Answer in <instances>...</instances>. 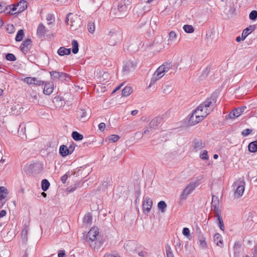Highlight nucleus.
Returning <instances> with one entry per match:
<instances>
[{"label":"nucleus","mask_w":257,"mask_h":257,"mask_svg":"<svg viewBox=\"0 0 257 257\" xmlns=\"http://www.w3.org/2000/svg\"><path fill=\"white\" fill-rule=\"evenodd\" d=\"M216 102V97L212 95L207 98L205 101L200 104L197 109L194 110L189 119V124L190 125H194L202 121L213 108L211 106Z\"/></svg>","instance_id":"1"},{"label":"nucleus","mask_w":257,"mask_h":257,"mask_svg":"<svg viewBox=\"0 0 257 257\" xmlns=\"http://www.w3.org/2000/svg\"><path fill=\"white\" fill-rule=\"evenodd\" d=\"M172 67L170 63H166L160 66L154 72L151 78L149 87H151L155 83L161 79L165 74Z\"/></svg>","instance_id":"2"},{"label":"nucleus","mask_w":257,"mask_h":257,"mask_svg":"<svg viewBox=\"0 0 257 257\" xmlns=\"http://www.w3.org/2000/svg\"><path fill=\"white\" fill-rule=\"evenodd\" d=\"M203 176L200 175L198 176L197 180L191 182L183 190L180 196V199L181 200H183L186 199L188 195L190 194L199 185L200 180L203 179Z\"/></svg>","instance_id":"3"},{"label":"nucleus","mask_w":257,"mask_h":257,"mask_svg":"<svg viewBox=\"0 0 257 257\" xmlns=\"http://www.w3.org/2000/svg\"><path fill=\"white\" fill-rule=\"evenodd\" d=\"M244 185L245 182L243 180L242 181H237L233 183V186H234V187H237L234 193V195L235 197L239 198L242 195L244 191Z\"/></svg>","instance_id":"4"},{"label":"nucleus","mask_w":257,"mask_h":257,"mask_svg":"<svg viewBox=\"0 0 257 257\" xmlns=\"http://www.w3.org/2000/svg\"><path fill=\"white\" fill-rule=\"evenodd\" d=\"M115 11V17L121 18L126 15L127 7L124 2H121L117 6V9L113 10Z\"/></svg>","instance_id":"5"},{"label":"nucleus","mask_w":257,"mask_h":257,"mask_svg":"<svg viewBox=\"0 0 257 257\" xmlns=\"http://www.w3.org/2000/svg\"><path fill=\"white\" fill-rule=\"evenodd\" d=\"M137 67V64L133 61L129 60L124 63L122 69V73L123 75H127L131 72L135 70Z\"/></svg>","instance_id":"6"},{"label":"nucleus","mask_w":257,"mask_h":257,"mask_svg":"<svg viewBox=\"0 0 257 257\" xmlns=\"http://www.w3.org/2000/svg\"><path fill=\"white\" fill-rule=\"evenodd\" d=\"M108 43L110 45L114 46L119 42L121 38V35L115 31H111L109 34Z\"/></svg>","instance_id":"7"},{"label":"nucleus","mask_w":257,"mask_h":257,"mask_svg":"<svg viewBox=\"0 0 257 257\" xmlns=\"http://www.w3.org/2000/svg\"><path fill=\"white\" fill-rule=\"evenodd\" d=\"M246 108V107L245 106L236 108L227 115V118L234 119L237 117L241 114Z\"/></svg>","instance_id":"8"},{"label":"nucleus","mask_w":257,"mask_h":257,"mask_svg":"<svg viewBox=\"0 0 257 257\" xmlns=\"http://www.w3.org/2000/svg\"><path fill=\"white\" fill-rule=\"evenodd\" d=\"M153 201L148 196L144 198L143 202V210L144 212H149L152 207Z\"/></svg>","instance_id":"9"},{"label":"nucleus","mask_w":257,"mask_h":257,"mask_svg":"<svg viewBox=\"0 0 257 257\" xmlns=\"http://www.w3.org/2000/svg\"><path fill=\"white\" fill-rule=\"evenodd\" d=\"M99 229L97 227H92L88 233L87 238L91 242L96 241Z\"/></svg>","instance_id":"10"},{"label":"nucleus","mask_w":257,"mask_h":257,"mask_svg":"<svg viewBox=\"0 0 257 257\" xmlns=\"http://www.w3.org/2000/svg\"><path fill=\"white\" fill-rule=\"evenodd\" d=\"M32 46V41L30 39H27L23 41L21 45V51L25 53H28L30 51V50Z\"/></svg>","instance_id":"11"},{"label":"nucleus","mask_w":257,"mask_h":257,"mask_svg":"<svg viewBox=\"0 0 257 257\" xmlns=\"http://www.w3.org/2000/svg\"><path fill=\"white\" fill-rule=\"evenodd\" d=\"M193 150L197 152L205 147V144L201 139H196L193 141Z\"/></svg>","instance_id":"12"},{"label":"nucleus","mask_w":257,"mask_h":257,"mask_svg":"<svg viewBox=\"0 0 257 257\" xmlns=\"http://www.w3.org/2000/svg\"><path fill=\"white\" fill-rule=\"evenodd\" d=\"M43 93L46 95L51 94L54 90V84L52 82H46L44 83Z\"/></svg>","instance_id":"13"},{"label":"nucleus","mask_w":257,"mask_h":257,"mask_svg":"<svg viewBox=\"0 0 257 257\" xmlns=\"http://www.w3.org/2000/svg\"><path fill=\"white\" fill-rule=\"evenodd\" d=\"M125 250L130 252H134L136 249V243L134 240H128L124 244Z\"/></svg>","instance_id":"14"},{"label":"nucleus","mask_w":257,"mask_h":257,"mask_svg":"<svg viewBox=\"0 0 257 257\" xmlns=\"http://www.w3.org/2000/svg\"><path fill=\"white\" fill-rule=\"evenodd\" d=\"M77 118L82 122L85 121L88 118L86 111L82 109L77 111Z\"/></svg>","instance_id":"15"},{"label":"nucleus","mask_w":257,"mask_h":257,"mask_svg":"<svg viewBox=\"0 0 257 257\" xmlns=\"http://www.w3.org/2000/svg\"><path fill=\"white\" fill-rule=\"evenodd\" d=\"M17 7L18 9L17 13H22L27 8V2L25 0H21L18 3Z\"/></svg>","instance_id":"16"},{"label":"nucleus","mask_w":257,"mask_h":257,"mask_svg":"<svg viewBox=\"0 0 257 257\" xmlns=\"http://www.w3.org/2000/svg\"><path fill=\"white\" fill-rule=\"evenodd\" d=\"M162 118L160 117H156L153 119L149 124L150 129H156V127L161 122Z\"/></svg>","instance_id":"17"},{"label":"nucleus","mask_w":257,"mask_h":257,"mask_svg":"<svg viewBox=\"0 0 257 257\" xmlns=\"http://www.w3.org/2000/svg\"><path fill=\"white\" fill-rule=\"evenodd\" d=\"M8 194V190L4 186L0 187V200L6 202L7 201L6 198Z\"/></svg>","instance_id":"18"},{"label":"nucleus","mask_w":257,"mask_h":257,"mask_svg":"<svg viewBox=\"0 0 257 257\" xmlns=\"http://www.w3.org/2000/svg\"><path fill=\"white\" fill-rule=\"evenodd\" d=\"M254 30V27L253 26H250L249 27L245 29L242 33V40H244L246 37Z\"/></svg>","instance_id":"19"},{"label":"nucleus","mask_w":257,"mask_h":257,"mask_svg":"<svg viewBox=\"0 0 257 257\" xmlns=\"http://www.w3.org/2000/svg\"><path fill=\"white\" fill-rule=\"evenodd\" d=\"M59 153L62 157H66L69 155H70L68 147H67L66 145H61L60 147Z\"/></svg>","instance_id":"20"},{"label":"nucleus","mask_w":257,"mask_h":257,"mask_svg":"<svg viewBox=\"0 0 257 257\" xmlns=\"http://www.w3.org/2000/svg\"><path fill=\"white\" fill-rule=\"evenodd\" d=\"M47 32L45 26L42 24H40L38 27L37 33L39 36H44Z\"/></svg>","instance_id":"21"},{"label":"nucleus","mask_w":257,"mask_h":257,"mask_svg":"<svg viewBox=\"0 0 257 257\" xmlns=\"http://www.w3.org/2000/svg\"><path fill=\"white\" fill-rule=\"evenodd\" d=\"M57 53L60 56L69 55L71 53V49L61 47L58 50Z\"/></svg>","instance_id":"22"},{"label":"nucleus","mask_w":257,"mask_h":257,"mask_svg":"<svg viewBox=\"0 0 257 257\" xmlns=\"http://www.w3.org/2000/svg\"><path fill=\"white\" fill-rule=\"evenodd\" d=\"M248 151L251 153H255L257 151V141L250 143L248 146Z\"/></svg>","instance_id":"23"},{"label":"nucleus","mask_w":257,"mask_h":257,"mask_svg":"<svg viewBox=\"0 0 257 257\" xmlns=\"http://www.w3.org/2000/svg\"><path fill=\"white\" fill-rule=\"evenodd\" d=\"M214 241L215 242H216V244L217 245L222 246L223 245V240L221 238V236L218 234L216 233L214 235Z\"/></svg>","instance_id":"24"},{"label":"nucleus","mask_w":257,"mask_h":257,"mask_svg":"<svg viewBox=\"0 0 257 257\" xmlns=\"http://www.w3.org/2000/svg\"><path fill=\"white\" fill-rule=\"evenodd\" d=\"M215 216L217 217L218 226H219L220 229L221 230L224 231L225 229V227L224 225V223H223L221 216L220 215V214H217V215H215Z\"/></svg>","instance_id":"25"},{"label":"nucleus","mask_w":257,"mask_h":257,"mask_svg":"<svg viewBox=\"0 0 257 257\" xmlns=\"http://www.w3.org/2000/svg\"><path fill=\"white\" fill-rule=\"evenodd\" d=\"M92 220V216L90 213H86L83 217V223L85 224H91Z\"/></svg>","instance_id":"26"},{"label":"nucleus","mask_w":257,"mask_h":257,"mask_svg":"<svg viewBox=\"0 0 257 257\" xmlns=\"http://www.w3.org/2000/svg\"><path fill=\"white\" fill-rule=\"evenodd\" d=\"M50 184L46 179L42 180L41 182V188L43 191H46L49 188Z\"/></svg>","instance_id":"27"},{"label":"nucleus","mask_w":257,"mask_h":257,"mask_svg":"<svg viewBox=\"0 0 257 257\" xmlns=\"http://www.w3.org/2000/svg\"><path fill=\"white\" fill-rule=\"evenodd\" d=\"M72 52L74 54H77L79 51V45L77 41L76 40H73L72 41Z\"/></svg>","instance_id":"28"},{"label":"nucleus","mask_w":257,"mask_h":257,"mask_svg":"<svg viewBox=\"0 0 257 257\" xmlns=\"http://www.w3.org/2000/svg\"><path fill=\"white\" fill-rule=\"evenodd\" d=\"M132 92V88L130 86H125L122 90V96H128Z\"/></svg>","instance_id":"29"},{"label":"nucleus","mask_w":257,"mask_h":257,"mask_svg":"<svg viewBox=\"0 0 257 257\" xmlns=\"http://www.w3.org/2000/svg\"><path fill=\"white\" fill-rule=\"evenodd\" d=\"M72 137L75 141H81L83 138L82 135L76 131L72 133Z\"/></svg>","instance_id":"30"},{"label":"nucleus","mask_w":257,"mask_h":257,"mask_svg":"<svg viewBox=\"0 0 257 257\" xmlns=\"http://www.w3.org/2000/svg\"><path fill=\"white\" fill-rule=\"evenodd\" d=\"M50 76L51 77V78L54 80H58L60 79L61 72L56 71H52L50 72Z\"/></svg>","instance_id":"31"},{"label":"nucleus","mask_w":257,"mask_h":257,"mask_svg":"<svg viewBox=\"0 0 257 257\" xmlns=\"http://www.w3.org/2000/svg\"><path fill=\"white\" fill-rule=\"evenodd\" d=\"M158 209L161 211V212L164 213L165 212V209L167 207V204L164 201H160L158 203Z\"/></svg>","instance_id":"32"},{"label":"nucleus","mask_w":257,"mask_h":257,"mask_svg":"<svg viewBox=\"0 0 257 257\" xmlns=\"http://www.w3.org/2000/svg\"><path fill=\"white\" fill-rule=\"evenodd\" d=\"M24 35V31L22 29L19 30L15 38L16 41L17 42L21 41L23 40Z\"/></svg>","instance_id":"33"},{"label":"nucleus","mask_w":257,"mask_h":257,"mask_svg":"<svg viewBox=\"0 0 257 257\" xmlns=\"http://www.w3.org/2000/svg\"><path fill=\"white\" fill-rule=\"evenodd\" d=\"M162 89L163 93L167 94L172 91V87L171 85L166 83L163 86Z\"/></svg>","instance_id":"34"},{"label":"nucleus","mask_w":257,"mask_h":257,"mask_svg":"<svg viewBox=\"0 0 257 257\" xmlns=\"http://www.w3.org/2000/svg\"><path fill=\"white\" fill-rule=\"evenodd\" d=\"M166 252L167 257H174L172 250V248L170 245L168 244L166 245Z\"/></svg>","instance_id":"35"},{"label":"nucleus","mask_w":257,"mask_h":257,"mask_svg":"<svg viewBox=\"0 0 257 257\" xmlns=\"http://www.w3.org/2000/svg\"><path fill=\"white\" fill-rule=\"evenodd\" d=\"M183 30L188 33H192L194 31V28L191 25H185L183 26Z\"/></svg>","instance_id":"36"},{"label":"nucleus","mask_w":257,"mask_h":257,"mask_svg":"<svg viewBox=\"0 0 257 257\" xmlns=\"http://www.w3.org/2000/svg\"><path fill=\"white\" fill-rule=\"evenodd\" d=\"M87 29L89 33L92 34L95 31V25L93 22H89L87 24Z\"/></svg>","instance_id":"37"},{"label":"nucleus","mask_w":257,"mask_h":257,"mask_svg":"<svg viewBox=\"0 0 257 257\" xmlns=\"http://www.w3.org/2000/svg\"><path fill=\"white\" fill-rule=\"evenodd\" d=\"M8 10V6L6 3L4 2L0 3V13L5 12L6 13V11Z\"/></svg>","instance_id":"38"},{"label":"nucleus","mask_w":257,"mask_h":257,"mask_svg":"<svg viewBox=\"0 0 257 257\" xmlns=\"http://www.w3.org/2000/svg\"><path fill=\"white\" fill-rule=\"evenodd\" d=\"M8 8H9L10 10L8 11V10L6 11V13H11L12 14H13V12L16 10L18 11V9H17V6L15 5H9L8 6ZM17 13H14V14H16Z\"/></svg>","instance_id":"39"},{"label":"nucleus","mask_w":257,"mask_h":257,"mask_svg":"<svg viewBox=\"0 0 257 257\" xmlns=\"http://www.w3.org/2000/svg\"><path fill=\"white\" fill-rule=\"evenodd\" d=\"M6 58L10 61H14L17 59L16 56L12 53H8L6 56Z\"/></svg>","instance_id":"40"},{"label":"nucleus","mask_w":257,"mask_h":257,"mask_svg":"<svg viewBox=\"0 0 257 257\" xmlns=\"http://www.w3.org/2000/svg\"><path fill=\"white\" fill-rule=\"evenodd\" d=\"M249 18L251 20L254 21L257 19V11H252L249 15Z\"/></svg>","instance_id":"41"},{"label":"nucleus","mask_w":257,"mask_h":257,"mask_svg":"<svg viewBox=\"0 0 257 257\" xmlns=\"http://www.w3.org/2000/svg\"><path fill=\"white\" fill-rule=\"evenodd\" d=\"M45 83V81L38 80L37 78L34 77L33 84L37 86L43 85Z\"/></svg>","instance_id":"42"},{"label":"nucleus","mask_w":257,"mask_h":257,"mask_svg":"<svg viewBox=\"0 0 257 257\" xmlns=\"http://www.w3.org/2000/svg\"><path fill=\"white\" fill-rule=\"evenodd\" d=\"M252 131V130L250 128H246L241 132V135L243 137H247L248 136Z\"/></svg>","instance_id":"43"},{"label":"nucleus","mask_w":257,"mask_h":257,"mask_svg":"<svg viewBox=\"0 0 257 257\" xmlns=\"http://www.w3.org/2000/svg\"><path fill=\"white\" fill-rule=\"evenodd\" d=\"M119 139V137L116 135H111L109 137V140L112 142H116Z\"/></svg>","instance_id":"44"},{"label":"nucleus","mask_w":257,"mask_h":257,"mask_svg":"<svg viewBox=\"0 0 257 257\" xmlns=\"http://www.w3.org/2000/svg\"><path fill=\"white\" fill-rule=\"evenodd\" d=\"M34 77H28L24 79V82L28 84H33Z\"/></svg>","instance_id":"45"},{"label":"nucleus","mask_w":257,"mask_h":257,"mask_svg":"<svg viewBox=\"0 0 257 257\" xmlns=\"http://www.w3.org/2000/svg\"><path fill=\"white\" fill-rule=\"evenodd\" d=\"M200 157L202 160H208V156L207 151L206 150L203 151V153L200 154Z\"/></svg>","instance_id":"46"},{"label":"nucleus","mask_w":257,"mask_h":257,"mask_svg":"<svg viewBox=\"0 0 257 257\" xmlns=\"http://www.w3.org/2000/svg\"><path fill=\"white\" fill-rule=\"evenodd\" d=\"M78 184H74L73 186H71L67 188V191L69 192H72L74 191L78 187Z\"/></svg>","instance_id":"47"},{"label":"nucleus","mask_w":257,"mask_h":257,"mask_svg":"<svg viewBox=\"0 0 257 257\" xmlns=\"http://www.w3.org/2000/svg\"><path fill=\"white\" fill-rule=\"evenodd\" d=\"M211 209L213 210L215 213V215H217V214H220V212L218 210V205H216V204H211Z\"/></svg>","instance_id":"48"},{"label":"nucleus","mask_w":257,"mask_h":257,"mask_svg":"<svg viewBox=\"0 0 257 257\" xmlns=\"http://www.w3.org/2000/svg\"><path fill=\"white\" fill-rule=\"evenodd\" d=\"M169 38L171 40H174L177 37V34L175 31H172L169 34Z\"/></svg>","instance_id":"49"},{"label":"nucleus","mask_w":257,"mask_h":257,"mask_svg":"<svg viewBox=\"0 0 257 257\" xmlns=\"http://www.w3.org/2000/svg\"><path fill=\"white\" fill-rule=\"evenodd\" d=\"M60 79H61V80H66L67 81V78L69 79V75L67 74V73H64V72H61V74H60Z\"/></svg>","instance_id":"50"},{"label":"nucleus","mask_w":257,"mask_h":257,"mask_svg":"<svg viewBox=\"0 0 257 257\" xmlns=\"http://www.w3.org/2000/svg\"><path fill=\"white\" fill-rule=\"evenodd\" d=\"M15 28L13 25H8V27L7 28V32L10 33L12 34L14 32Z\"/></svg>","instance_id":"51"},{"label":"nucleus","mask_w":257,"mask_h":257,"mask_svg":"<svg viewBox=\"0 0 257 257\" xmlns=\"http://www.w3.org/2000/svg\"><path fill=\"white\" fill-rule=\"evenodd\" d=\"M75 147H76V145L73 143H72L69 146L68 148V150H69V151L70 154H71L73 152V151L75 150Z\"/></svg>","instance_id":"52"},{"label":"nucleus","mask_w":257,"mask_h":257,"mask_svg":"<svg viewBox=\"0 0 257 257\" xmlns=\"http://www.w3.org/2000/svg\"><path fill=\"white\" fill-rule=\"evenodd\" d=\"M182 245V243L181 241L178 240L176 244V250L177 252L181 251V246Z\"/></svg>","instance_id":"53"},{"label":"nucleus","mask_w":257,"mask_h":257,"mask_svg":"<svg viewBox=\"0 0 257 257\" xmlns=\"http://www.w3.org/2000/svg\"><path fill=\"white\" fill-rule=\"evenodd\" d=\"M218 204H219V200H218V197L215 196H213L212 199L211 204L218 205Z\"/></svg>","instance_id":"54"},{"label":"nucleus","mask_w":257,"mask_h":257,"mask_svg":"<svg viewBox=\"0 0 257 257\" xmlns=\"http://www.w3.org/2000/svg\"><path fill=\"white\" fill-rule=\"evenodd\" d=\"M182 233L185 236H189L190 235V230L188 228L184 227L183 229Z\"/></svg>","instance_id":"55"},{"label":"nucleus","mask_w":257,"mask_h":257,"mask_svg":"<svg viewBox=\"0 0 257 257\" xmlns=\"http://www.w3.org/2000/svg\"><path fill=\"white\" fill-rule=\"evenodd\" d=\"M199 242H200V245L202 247H205L206 246V243L205 241V239L204 237H202L201 238H200V239L199 240Z\"/></svg>","instance_id":"56"},{"label":"nucleus","mask_w":257,"mask_h":257,"mask_svg":"<svg viewBox=\"0 0 257 257\" xmlns=\"http://www.w3.org/2000/svg\"><path fill=\"white\" fill-rule=\"evenodd\" d=\"M53 19V18L52 15L48 14L47 16L46 19L49 22L48 23V25H50V24H51L52 23V21Z\"/></svg>","instance_id":"57"},{"label":"nucleus","mask_w":257,"mask_h":257,"mask_svg":"<svg viewBox=\"0 0 257 257\" xmlns=\"http://www.w3.org/2000/svg\"><path fill=\"white\" fill-rule=\"evenodd\" d=\"M98 128L100 131H101V132L104 131L105 128V124L103 122L100 123L98 125Z\"/></svg>","instance_id":"58"},{"label":"nucleus","mask_w":257,"mask_h":257,"mask_svg":"<svg viewBox=\"0 0 257 257\" xmlns=\"http://www.w3.org/2000/svg\"><path fill=\"white\" fill-rule=\"evenodd\" d=\"M210 70V68L208 66H207L205 70H204L203 72V75L204 76H207L208 74H209Z\"/></svg>","instance_id":"59"},{"label":"nucleus","mask_w":257,"mask_h":257,"mask_svg":"<svg viewBox=\"0 0 257 257\" xmlns=\"http://www.w3.org/2000/svg\"><path fill=\"white\" fill-rule=\"evenodd\" d=\"M68 176L66 174L64 175L61 178V181L63 184H65L66 183V181L67 179Z\"/></svg>","instance_id":"60"},{"label":"nucleus","mask_w":257,"mask_h":257,"mask_svg":"<svg viewBox=\"0 0 257 257\" xmlns=\"http://www.w3.org/2000/svg\"><path fill=\"white\" fill-rule=\"evenodd\" d=\"M28 234V228L25 227L23 228L22 231V236H27Z\"/></svg>","instance_id":"61"},{"label":"nucleus","mask_w":257,"mask_h":257,"mask_svg":"<svg viewBox=\"0 0 257 257\" xmlns=\"http://www.w3.org/2000/svg\"><path fill=\"white\" fill-rule=\"evenodd\" d=\"M33 167H34V165L33 164H30V165H26V166H25L24 167V170L25 172H27L26 169L27 168L32 169L33 168Z\"/></svg>","instance_id":"62"},{"label":"nucleus","mask_w":257,"mask_h":257,"mask_svg":"<svg viewBox=\"0 0 257 257\" xmlns=\"http://www.w3.org/2000/svg\"><path fill=\"white\" fill-rule=\"evenodd\" d=\"M6 215V211L5 210H2L0 211V218L3 217Z\"/></svg>","instance_id":"63"},{"label":"nucleus","mask_w":257,"mask_h":257,"mask_svg":"<svg viewBox=\"0 0 257 257\" xmlns=\"http://www.w3.org/2000/svg\"><path fill=\"white\" fill-rule=\"evenodd\" d=\"M65 253L64 251H60L58 253V257H65Z\"/></svg>","instance_id":"64"}]
</instances>
